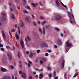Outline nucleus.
<instances>
[{
	"label": "nucleus",
	"mask_w": 79,
	"mask_h": 79,
	"mask_svg": "<svg viewBox=\"0 0 79 79\" xmlns=\"http://www.w3.org/2000/svg\"><path fill=\"white\" fill-rule=\"evenodd\" d=\"M1 15L2 17L1 18V21L3 22L5 21L6 20V14L4 12H2L1 13Z\"/></svg>",
	"instance_id": "1"
},
{
	"label": "nucleus",
	"mask_w": 79,
	"mask_h": 79,
	"mask_svg": "<svg viewBox=\"0 0 79 79\" xmlns=\"http://www.w3.org/2000/svg\"><path fill=\"white\" fill-rule=\"evenodd\" d=\"M25 20L27 21V22L28 23H30L31 22H32V21L31 20V18L29 16H27V17L25 18Z\"/></svg>",
	"instance_id": "2"
},
{
	"label": "nucleus",
	"mask_w": 79,
	"mask_h": 79,
	"mask_svg": "<svg viewBox=\"0 0 79 79\" xmlns=\"http://www.w3.org/2000/svg\"><path fill=\"white\" fill-rule=\"evenodd\" d=\"M1 33L2 34V38H3L4 40H6V34L5 33V31H2Z\"/></svg>",
	"instance_id": "3"
},
{
	"label": "nucleus",
	"mask_w": 79,
	"mask_h": 79,
	"mask_svg": "<svg viewBox=\"0 0 79 79\" xmlns=\"http://www.w3.org/2000/svg\"><path fill=\"white\" fill-rule=\"evenodd\" d=\"M68 15L69 17V18H70V19L71 20H72V19H73V17L74 19V15H73V14H72V15L71 14V13L69 12H68Z\"/></svg>",
	"instance_id": "4"
},
{
	"label": "nucleus",
	"mask_w": 79,
	"mask_h": 79,
	"mask_svg": "<svg viewBox=\"0 0 79 79\" xmlns=\"http://www.w3.org/2000/svg\"><path fill=\"white\" fill-rule=\"evenodd\" d=\"M66 46H67V47H71V46H72V43H70L69 42V40H67V41L66 42Z\"/></svg>",
	"instance_id": "5"
},
{
	"label": "nucleus",
	"mask_w": 79,
	"mask_h": 79,
	"mask_svg": "<svg viewBox=\"0 0 79 79\" xmlns=\"http://www.w3.org/2000/svg\"><path fill=\"white\" fill-rule=\"evenodd\" d=\"M54 19L56 21L58 20H60L61 19V16L60 15H56L55 18Z\"/></svg>",
	"instance_id": "6"
},
{
	"label": "nucleus",
	"mask_w": 79,
	"mask_h": 79,
	"mask_svg": "<svg viewBox=\"0 0 79 79\" xmlns=\"http://www.w3.org/2000/svg\"><path fill=\"white\" fill-rule=\"evenodd\" d=\"M39 31L41 33H43V34L44 35L45 33V28L43 27V31L42 30V29L40 28H39Z\"/></svg>",
	"instance_id": "7"
},
{
	"label": "nucleus",
	"mask_w": 79,
	"mask_h": 79,
	"mask_svg": "<svg viewBox=\"0 0 79 79\" xmlns=\"http://www.w3.org/2000/svg\"><path fill=\"white\" fill-rule=\"evenodd\" d=\"M20 44L22 48H24V43L23 42V40L21 39L20 40Z\"/></svg>",
	"instance_id": "8"
},
{
	"label": "nucleus",
	"mask_w": 79,
	"mask_h": 79,
	"mask_svg": "<svg viewBox=\"0 0 79 79\" xmlns=\"http://www.w3.org/2000/svg\"><path fill=\"white\" fill-rule=\"evenodd\" d=\"M31 40V38L28 35H27L25 38V40H26L27 42V40L30 41Z\"/></svg>",
	"instance_id": "9"
},
{
	"label": "nucleus",
	"mask_w": 79,
	"mask_h": 79,
	"mask_svg": "<svg viewBox=\"0 0 79 79\" xmlns=\"http://www.w3.org/2000/svg\"><path fill=\"white\" fill-rule=\"evenodd\" d=\"M57 44L58 45H61V41L60 39H58L57 41Z\"/></svg>",
	"instance_id": "10"
},
{
	"label": "nucleus",
	"mask_w": 79,
	"mask_h": 79,
	"mask_svg": "<svg viewBox=\"0 0 79 79\" xmlns=\"http://www.w3.org/2000/svg\"><path fill=\"white\" fill-rule=\"evenodd\" d=\"M34 55H36V53L33 52V53H31L30 54H29V56L30 58H32L33 56H34Z\"/></svg>",
	"instance_id": "11"
},
{
	"label": "nucleus",
	"mask_w": 79,
	"mask_h": 79,
	"mask_svg": "<svg viewBox=\"0 0 79 79\" xmlns=\"http://www.w3.org/2000/svg\"><path fill=\"white\" fill-rule=\"evenodd\" d=\"M1 69L2 72H6V69L5 68H3V67H1Z\"/></svg>",
	"instance_id": "12"
},
{
	"label": "nucleus",
	"mask_w": 79,
	"mask_h": 79,
	"mask_svg": "<svg viewBox=\"0 0 79 79\" xmlns=\"http://www.w3.org/2000/svg\"><path fill=\"white\" fill-rule=\"evenodd\" d=\"M44 42H42L40 44H39V45L40 46V47L43 48L44 47Z\"/></svg>",
	"instance_id": "13"
},
{
	"label": "nucleus",
	"mask_w": 79,
	"mask_h": 79,
	"mask_svg": "<svg viewBox=\"0 0 79 79\" xmlns=\"http://www.w3.org/2000/svg\"><path fill=\"white\" fill-rule=\"evenodd\" d=\"M22 76L23 77H24V78H26V73H22Z\"/></svg>",
	"instance_id": "14"
},
{
	"label": "nucleus",
	"mask_w": 79,
	"mask_h": 79,
	"mask_svg": "<svg viewBox=\"0 0 79 79\" xmlns=\"http://www.w3.org/2000/svg\"><path fill=\"white\" fill-rule=\"evenodd\" d=\"M62 69L64 68V60H63V62L62 64Z\"/></svg>",
	"instance_id": "15"
},
{
	"label": "nucleus",
	"mask_w": 79,
	"mask_h": 79,
	"mask_svg": "<svg viewBox=\"0 0 79 79\" xmlns=\"http://www.w3.org/2000/svg\"><path fill=\"white\" fill-rule=\"evenodd\" d=\"M31 5L33 6L34 7H35V6H37V5H38V4L37 3H31Z\"/></svg>",
	"instance_id": "16"
},
{
	"label": "nucleus",
	"mask_w": 79,
	"mask_h": 79,
	"mask_svg": "<svg viewBox=\"0 0 79 79\" xmlns=\"http://www.w3.org/2000/svg\"><path fill=\"white\" fill-rule=\"evenodd\" d=\"M32 64V62L30 61H28V67H31V64Z\"/></svg>",
	"instance_id": "17"
},
{
	"label": "nucleus",
	"mask_w": 79,
	"mask_h": 79,
	"mask_svg": "<svg viewBox=\"0 0 79 79\" xmlns=\"http://www.w3.org/2000/svg\"><path fill=\"white\" fill-rule=\"evenodd\" d=\"M15 36L16 39H17L18 40H19V36H18V33L17 32L16 33Z\"/></svg>",
	"instance_id": "18"
},
{
	"label": "nucleus",
	"mask_w": 79,
	"mask_h": 79,
	"mask_svg": "<svg viewBox=\"0 0 79 79\" xmlns=\"http://www.w3.org/2000/svg\"><path fill=\"white\" fill-rule=\"evenodd\" d=\"M7 56H8L9 58V59H10V60H12V58L11 57V55H10L9 54H8Z\"/></svg>",
	"instance_id": "19"
},
{
	"label": "nucleus",
	"mask_w": 79,
	"mask_h": 79,
	"mask_svg": "<svg viewBox=\"0 0 79 79\" xmlns=\"http://www.w3.org/2000/svg\"><path fill=\"white\" fill-rule=\"evenodd\" d=\"M39 78H40V79H42V77H43V74L42 73H40L39 75Z\"/></svg>",
	"instance_id": "20"
},
{
	"label": "nucleus",
	"mask_w": 79,
	"mask_h": 79,
	"mask_svg": "<svg viewBox=\"0 0 79 79\" xmlns=\"http://www.w3.org/2000/svg\"><path fill=\"white\" fill-rule=\"evenodd\" d=\"M56 2L57 6H58L60 5V3H59V2H58V1L57 0L56 1Z\"/></svg>",
	"instance_id": "21"
},
{
	"label": "nucleus",
	"mask_w": 79,
	"mask_h": 79,
	"mask_svg": "<svg viewBox=\"0 0 79 79\" xmlns=\"http://www.w3.org/2000/svg\"><path fill=\"white\" fill-rule=\"evenodd\" d=\"M19 63H20L19 67H20V68H22V64H21V60L19 61Z\"/></svg>",
	"instance_id": "22"
},
{
	"label": "nucleus",
	"mask_w": 79,
	"mask_h": 79,
	"mask_svg": "<svg viewBox=\"0 0 79 79\" xmlns=\"http://www.w3.org/2000/svg\"><path fill=\"white\" fill-rule=\"evenodd\" d=\"M11 18L12 19H15V16H14V14H11Z\"/></svg>",
	"instance_id": "23"
},
{
	"label": "nucleus",
	"mask_w": 79,
	"mask_h": 79,
	"mask_svg": "<svg viewBox=\"0 0 79 79\" xmlns=\"http://www.w3.org/2000/svg\"><path fill=\"white\" fill-rule=\"evenodd\" d=\"M18 33L19 34L21 33V32H20V30H19V27H18Z\"/></svg>",
	"instance_id": "24"
},
{
	"label": "nucleus",
	"mask_w": 79,
	"mask_h": 79,
	"mask_svg": "<svg viewBox=\"0 0 79 79\" xmlns=\"http://www.w3.org/2000/svg\"><path fill=\"white\" fill-rule=\"evenodd\" d=\"M41 60L43 61H46V59L45 58H42L41 59Z\"/></svg>",
	"instance_id": "25"
},
{
	"label": "nucleus",
	"mask_w": 79,
	"mask_h": 79,
	"mask_svg": "<svg viewBox=\"0 0 79 79\" xmlns=\"http://www.w3.org/2000/svg\"><path fill=\"white\" fill-rule=\"evenodd\" d=\"M48 47V45L47 44H46V43H44V47Z\"/></svg>",
	"instance_id": "26"
},
{
	"label": "nucleus",
	"mask_w": 79,
	"mask_h": 79,
	"mask_svg": "<svg viewBox=\"0 0 79 79\" xmlns=\"http://www.w3.org/2000/svg\"><path fill=\"white\" fill-rule=\"evenodd\" d=\"M6 79H11V77L9 76H6Z\"/></svg>",
	"instance_id": "27"
},
{
	"label": "nucleus",
	"mask_w": 79,
	"mask_h": 79,
	"mask_svg": "<svg viewBox=\"0 0 79 79\" xmlns=\"http://www.w3.org/2000/svg\"><path fill=\"white\" fill-rule=\"evenodd\" d=\"M31 17H32V19H35V16H34V15H31Z\"/></svg>",
	"instance_id": "28"
},
{
	"label": "nucleus",
	"mask_w": 79,
	"mask_h": 79,
	"mask_svg": "<svg viewBox=\"0 0 79 79\" xmlns=\"http://www.w3.org/2000/svg\"><path fill=\"white\" fill-rule=\"evenodd\" d=\"M46 22V21H44V22H41V24L42 25H44L45 23Z\"/></svg>",
	"instance_id": "29"
},
{
	"label": "nucleus",
	"mask_w": 79,
	"mask_h": 79,
	"mask_svg": "<svg viewBox=\"0 0 79 79\" xmlns=\"http://www.w3.org/2000/svg\"><path fill=\"white\" fill-rule=\"evenodd\" d=\"M17 56H18V58H20V53H19V52H18Z\"/></svg>",
	"instance_id": "30"
},
{
	"label": "nucleus",
	"mask_w": 79,
	"mask_h": 79,
	"mask_svg": "<svg viewBox=\"0 0 79 79\" xmlns=\"http://www.w3.org/2000/svg\"><path fill=\"white\" fill-rule=\"evenodd\" d=\"M26 8H27V9H29V10H31V7L28 6H27L26 7Z\"/></svg>",
	"instance_id": "31"
},
{
	"label": "nucleus",
	"mask_w": 79,
	"mask_h": 79,
	"mask_svg": "<svg viewBox=\"0 0 79 79\" xmlns=\"http://www.w3.org/2000/svg\"><path fill=\"white\" fill-rule=\"evenodd\" d=\"M55 29L56 31H60V29L56 27L55 28Z\"/></svg>",
	"instance_id": "32"
},
{
	"label": "nucleus",
	"mask_w": 79,
	"mask_h": 79,
	"mask_svg": "<svg viewBox=\"0 0 79 79\" xmlns=\"http://www.w3.org/2000/svg\"><path fill=\"white\" fill-rule=\"evenodd\" d=\"M33 24L35 26H36V25L37 24H36V23H35V22H33Z\"/></svg>",
	"instance_id": "33"
},
{
	"label": "nucleus",
	"mask_w": 79,
	"mask_h": 79,
	"mask_svg": "<svg viewBox=\"0 0 79 79\" xmlns=\"http://www.w3.org/2000/svg\"><path fill=\"white\" fill-rule=\"evenodd\" d=\"M21 25L22 27H23V26H24V23H23L22 22H21Z\"/></svg>",
	"instance_id": "34"
},
{
	"label": "nucleus",
	"mask_w": 79,
	"mask_h": 79,
	"mask_svg": "<svg viewBox=\"0 0 79 79\" xmlns=\"http://www.w3.org/2000/svg\"><path fill=\"white\" fill-rule=\"evenodd\" d=\"M23 1L24 2H23V5H25V3H26V0H23Z\"/></svg>",
	"instance_id": "35"
},
{
	"label": "nucleus",
	"mask_w": 79,
	"mask_h": 79,
	"mask_svg": "<svg viewBox=\"0 0 79 79\" xmlns=\"http://www.w3.org/2000/svg\"><path fill=\"white\" fill-rule=\"evenodd\" d=\"M50 27V25H49L48 26H47L46 27L47 28V29H49V27Z\"/></svg>",
	"instance_id": "36"
},
{
	"label": "nucleus",
	"mask_w": 79,
	"mask_h": 79,
	"mask_svg": "<svg viewBox=\"0 0 79 79\" xmlns=\"http://www.w3.org/2000/svg\"><path fill=\"white\" fill-rule=\"evenodd\" d=\"M19 73L20 74H22V71L21 70L19 71Z\"/></svg>",
	"instance_id": "37"
},
{
	"label": "nucleus",
	"mask_w": 79,
	"mask_h": 79,
	"mask_svg": "<svg viewBox=\"0 0 79 79\" xmlns=\"http://www.w3.org/2000/svg\"><path fill=\"white\" fill-rule=\"evenodd\" d=\"M9 33L11 37H12V35H11V32H10V31H9Z\"/></svg>",
	"instance_id": "38"
},
{
	"label": "nucleus",
	"mask_w": 79,
	"mask_h": 79,
	"mask_svg": "<svg viewBox=\"0 0 79 79\" xmlns=\"http://www.w3.org/2000/svg\"><path fill=\"white\" fill-rule=\"evenodd\" d=\"M6 79V76H4L2 78V79Z\"/></svg>",
	"instance_id": "39"
},
{
	"label": "nucleus",
	"mask_w": 79,
	"mask_h": 79,
	"mask_svg": "<svg viewBox=\"0 0 79 79\" xmlns=\"http://www.w3.org/2000/svg\"><path fill=\"white\" fill-rule=\"evenodd\" d=\"M6 48H7V49H9V48H10V47H9V46H6Z\"/></svg>",
	"instance_id": "40"
},
{
	"label": "nucleus",
	"mask_w": 79,
	"mask_h": 79,
	"mask_svg": "<svg viewBox=\"0 0 79 79\" xmlns=\"http://www.w3.org/2000/svg\"><path fill=\"white\" fill-rule=\"evenodd\" d=\"M23 12L24 13H27V11L26 10H24Z\"/></svg>",
	"instance_id": "41"
},
{
	"label": "nucleus",
	"mask_w": 79,
	"mask_h": 79,
	"mask_svg": "<svg viewBox=\"0 0 79 79\" xmlns=\"http://www.w3.org/2000/svg\"><path fill=\"white\" fill-rule=\"evenodd\" d=\"M40 50H37V53H39Z\"/></svg>",
	"instance_id": "42"
},
{
	"label": "nucleus",
	"mask_w": 79,
	"mask_h": 79,
	"mask_svg": "<svg viewBox=\"0 0 79 79\" xmlns=\"http://www.w3.org/2000/svg\"><path fill=\"white\" fill-rule=\"evenodd\" d=\"M3 47V45L1 44H0V47Z\"/></svg>",
	"instance_id": "43"
},
{
	"label": "nucleus",
	"mask_w": 79,
	"mask_h": 79,
	"mask_svg": "<svg viewBox=\"0 0 79 79\" xmlns=\"http://www.w3.org/2000/svg\"><path fill=\"white\" fill-rule=\"evenodd\" d=\"M15 29H12V31L13 32H15Z\"/></svg>",
	"instance_id": "44"
},
{
	"label": "nucleus",
	"mask_w": 79,
	"mask_h": 79,
	"mask_svg": "<svg viewBox=\"0 0 79 79\" xmlns=\"http://www.w3.org/2000/svg\"><path fill=\"white\" fill-rule=\"evenodd\" d=\"M1 51H4V50H5V49H4V48H1Z\"/></svg>",
	"instance_id": "45"
},
{
	"label": "nucleus",
	"mask_w": 79,
	"mask_h": 79,
	"mask_svg": "<svg viewBox=\"0 0 79 79\" xmlns=\"http://www.w3.org/2000/svg\"><path fill=\"white\" fill-rule=\"evenodd\" d=\"M62 5L64 6V7L65 8H67V6L64 5V4H63V5Z\"/></svg>",
	"instance_id": "46"
},
{
	"label": "nucleus",
	"mask_w": 79,
	"mask_h": 79,
	"mask_svg": "<svg viewBox=\"0 0 79 79\" xmlns=\"http://www.w3.org/2000/svg\"><path fill=\"white\" fill-rule=\"evenodd\" d=\"M54 77H55L56 76V72H55V71L54 72Z\"/></svg>",
	"instance_id": "47"
},
{
	"label": "nucleus",
	"mask_w": 79,
	"mask_h": 79,
	"mask_svg": "<svg viewBox=\"0 0 79 79\" xmlns=\"http://www.w3.org/2000/svg\"><path fill=\"white\" fill-rule=\"evenodd\" d=\"M37 23H38V24H39V25L40 24V21H38L37 22Z\"/></svg>",
	"instance_id": "48"
},
{
	"label": "nucleus",
	"mask_w": 79,
	"mask_h": 79,
	"mask_svg": "<svg viewBox=\"0 0 79 79\" xmlns=\"http://www.w3.org/2000/svg\"><path fill=\"white\" fill-rule=\"evenodd\" d=\"M48 53H51L52 52V51L50 50H48Z\"/></svg>",
	"instance_id": "49"
},
{
	"label": "nucleus",
	"mask_w": 79,
	"mask_h": 79,
	"mask_svg": "<svg viewBox=\"0 0 79 79\" xmlns=\"http://www.w3.org/2000/svg\"><path fill=\"white\" fill-rule=\"evenodd\" d=\"M43 61H42V60H40V64H43Z\"/></svg>",
	"instance_id": "50"
},
{
	"label": "nucleus",
	"mask_w": 79,
	"mask_h": 79,
	"mask_svg": "<svg viewBox=\"0 0 79 79\" xmlns=\"http://www.w3.org/2000/svg\"><path fill=\"white\" fill-rule=\"evenodd\" d=\"M57 46H56V45H54V48H57Z\"/></svg>",
	"instance_id": "51"
},
{
	"label": "nucleus",
	"mask_w": 79,
	"mask_h": 79,
	"mask_svg": "<svg viewBox=\"0 0 79 79\" xmlns=\"http://www.w3.org/2000/svg\"><path fill=\"white\" fill-rule=\"evenodd\" d=\"M29 79H32V76H30L29 77Z\"/></svg>",
	"instance_id": "52"
},
{
	"label": "nucleus",
	"mask_w": 79,
	"mask_h": 79,
	"mask_svg": "<svg viewBox=\"0 0 79 79\" xmlns=\"http://www.w3.org/2000/svg\"><path fill=\"white\" fill-rule=\"evenodd\" d=\"M49 77H52V74H49Z\"/></svg>",
	"instance_id": "53"
},
{
	"label": "nucleus",
	"mask_w": 79,
	"mask_h": 79,
	"mask_svg": "<svg viewBox=\"0 0 79 79\" xmlns=\"http://www.w3.org/2000/svg\"><path fill=\"white\" fill-rule=\"evenodd\" d=\"M40 19H44V17L41 16L40 17Z\"/></svg>",
	"instance_id": "54"
},
{
	"label": "nucleus",
	"mask_w": 79,
	"mask_h": 79,
	"mask_svg": "<svg viewBox=\"0 0 79 79\" xmlns=\"http://www.w3.org/2000/svg\"><path fill=\"white\" fill-rule=\"evenodd\" d=\"M45 56H48V53H46L45 54Z\"/></svg>",
	"instance_id": "55"
},
{
	"label": "nucleus",
	"mask_w": 79,
	"mask_h": 79,
	"mask_svg": "<svg viewBox=\"0 0 79 79\" xmlns=\"http://www.w3.org/2000/svg\"><path fill=\"white\" fill-rule=\"evenodd\" d=\"M10 68H11V69H13V68H14V67L12 65L10 66Z\"/></svg>",
	"instance_id": "56"
},
{
	"label": "nucleus",
	"mask_w": 79,
	"mask_h": 79,
	"mask_svg": "<svg viewBox=\"0 0 79 79\" xmlns=\"http://www.w3.org/2000/svg\"><path fill=\"white\" fill-rule=\"evenodd\" d=\"M78 74H79V73L77 72L75 74V75H76L77 76V75H78Z\"/></svg>",
	"instance_id": "57"
},
{
	"label": "nucleus",
	"mask_w": 79,
	"mask_h": 79,
	"mask_svg": "<svg viewBox=\"0 0 79 79\" xmlns=\"http://www.w3.org/2000/svg\"><path fill=\"white\" fill-rule=\"evenodd\" d=\"M39 4H40V5H41V6H42V2H40L39 3Z\"/></svg>",
	"instance_id": "58"
},
{
	"label": "nucleus",
	"mask_w": 79,
	"mask_h": 79,
	"mask_svg": "<svg viewBox=\"0 0 79 79\" xmlns=\"http://www.w3.org/2000/svg\"><path fill=\"white\" fill-rule=\"evenodd\" d=\"M26 53H27V54L28 55V54H29V52L28 51H27L26 52Z\"/></svg>",
	"instance_id": "59"
},
{
	"label": "nucleus",
	"mask_w": 79,
	"mask_h": 79,
	"mask_svg": "<svg viewBox=\"0 0 79 79\" xmlns=\"http://www.w3.org/2000/svg\"><path fill=\"white\" fill-rule=\"evenodd\" d=\"M48 70H50V69H51V68H50V67H48Z\"/></svg>",
	"instance_id": "60"
},
{
	"label": "nucleus",
	"mask_w": 79,
	"mask_h": 79,
	"mask_svg": "<svg viewBox=\"0 0 79 79\" xmlns=\"http://www.w3.org/2000/svg\"><path fill=\"white\" fill-rule=\"evenodd\" d=\"M76 74H75L73 76V77H76Z\"/></svg>",
	"instance_id": "61"
},
{
	"label": "nucleus",
	"mask_w": 79,
	"mask_h": 79,
	"mask_svg": "<svg viewBox=\"0 0 79 79\" xmlns=\"http://www.w3.org/2000/svg\"><path fill=\"white\" fill-rule=\"evenodd\" d=\"M58 77H55L54 79H58Z\"/></svg>",
	"instance_id": "62"
},
{
	"label": "nucleus",
	"mask_w": 79,
	"mask_h": 79,
	"mask_svg": "<svg viewBox=\"0 0 79 79\" xmlns=\"http://www.w3.org/2000/svg\"><path fill=\"white\" fill-rule=\"evenodd\" d=\"M13 49L14 50H15V48L14 47H13Z\"/></svg>",
	"instance_id": "63"
},
{
	"label": "nucleus",
	"mask_w": 79,
	"mask_h": 79,
	"mask_svg": "<svg viewBox=\"0 0 79 79\" xmlns=\"http://www.w3.org/2000/svg\"><path fill=\"white\" fill-rule=\"evenodd\" d=\"M66 32L65 31H64V32H63V33H64V34H65Z\"/></svg>",
	"instance_id": "64"
}]
</instances>
